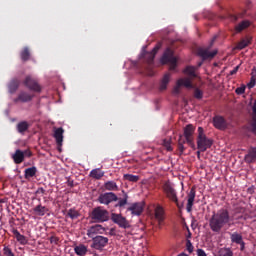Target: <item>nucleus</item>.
Returning a JSON list of instances; mask_svg holds the SVG:
<instances>
[{
    "instance_id": "f257e3e1",
    "label": "nucleus",
    "mask_w": 256,
    "mask_h": 256,
    "mask_svg": "<svg viewBox=\"0 0 256 256\" xmlns=\"http://www.w3.org/2000/svg\"><path fill=\"white\" fill-rule=\"evenodd\" d=\"M230 221L231 217L229 216V211H227L226 209H221L212 215L209 222L210 229L214 233H219L222 227H225V225H229Z\"/></svg>"
},
{
    "instance_id": "f03ea898",
    "label": "nucleus",
    "mask_w": 256,
    "mask_h": 256,
    "mask_svg": "<svg viewBox=\"0 0 256 256\" xmlns=\"http://www.w3.org/2000/svg\"><path fill=\"white\" fill-rule=\"evenodd\" d=\"M184 73L185 75H188V77L177 80L176 85L173 88L174 95H179L181 87H186V89L193 88V82L191 79H193V77H197L196 68L193 66H188L184 69Z\"/></svg>"
},
{
    "instance_id": "7ed1b4c3",
    "label": "nucleus",
    "mask_w": 256,
    "mask_h": 256,
    "mask_svg": "<svg viewBox=\"0 0 256 256\" xmlns=\"http://www.w3.org/2000/svg\"><path fill=\"white\" fill-rule=\"evenodd\" d=\"M213 145V140L208 138L205 135V130H203V127L198 128V136H197V147L199 151H207V149H211Z\"/></svg>"
},
{
    "instance_id": "20e7f679",
    "label": "nucleus",
    "mask_w": 256,
    "mask_h": 256,
    "mask_svg": "<svg viewBox=\"0 0 256 256\" xmlns=\"http://www.w3.org/2000/svg\"><path fill=\"white\" fill-rule=\"evenodd\" d=\"M161 63L165 65L166 63H169L170 70L173 71L175 67H177V57L173 54V50L167 49L164 52V55L161 58Z\"/></svg>"
},
{
    "instance_id": "39448f33",
    "label": "nucleus",
    "mask_w": 256,
    "mask_h": 256,
    "mask_svg": "<svg viewBox=\"0 0 256 256\" xmlns=\"http://www.w3.org/2000/svg\"><path fill=\"white\" fill-rule=\"evenodd\" d=\"M92 219L98 223H103L109 220V212L102 207H97L92 211Z\"/></svg>"
},
{
    "instance_id": "423d86ee",
    "label": "nucleus",
    "mask_w": 256,
    "mask_h": 256,
    "mask_svg": "<svg viewBox=\"0 0 256 256\" xmlns=\"http://www.w3.org/2000/svg\"><path fill=\"white\" fill-rule=\"evenodd\" d=\"M194 133H195V127L192 124H188L184 128V137L186 139V142L190 147H192V149H195V142H194L195 138L193 137Z\"/></svg>"
},
{
    "instance_id": "0eeeda50",
    "label": "nucleus",
    "mask_w": 256,
    "mask_h": 256,
    "mask_svg": "<svg viewBox=\"0 0 256 256\" xmlns=\"http://www.w3.org/2000/svg\"><path fill=\"white\" fill-rule=\"evenodd\" d=\"M163 191L170 201H173L174 203L178 202L177 192H175V188H173V184H171V182H166L163 185Z\"/></svg>"
},
{
    "instance_id": "6e6552de",
    "label": "nucleus",
    "mask_w": 256,
    "mask_h": 256,
    "mask_svg": "<svg viewBox=\"0 0 256 256\" xmlns=\"http://www.w3.org/2000/svg\"><path fill=\"white\" fill-rule=\"evenodd\" d=\"M117 195L112 192H107L104 194H101L98 198L99 203H102V205H109V203H113V201H117Z\"/></svg>"
},
{
    "instance_id": "1a4fd4ad",
    "label": "nucleus",
    "mask_w": 256,
    "mask_h": 256,
    "mask_svg": "<svg viewBox=\"0 0 256 256\" xmlns=\"http://www.w3.org/2000/svg\"><path fill=\"white\" fill-rule=\"evenodd\" d=\"M103 233H105V228L101 225H94L87 230V235L91 239H95V235H103Z\"/></svg>"
},
{
    "instance_id": "9d476101",
    "label": "nucleus",
    "mask_w": 256,
    "mask_h": 256,
    "mask_svg": "<svg viewBox=\"0 0 256 256\" xmlns=\"http://www.w3.org/2000/svg\"><path fill=\"white\" fill-rule=\"evenodd\" d=\"M111 219L114 223H117L119 227H123L124 229H127V227H129V222L121 214L113 213Z\"/></svg>"
},
{
    "instance_id": "9b49d317",
    "label": "nucleus",
    "mask_w": 256,
    "mask_h": 256,
    "mask_svg": "<svg viewBox=\"0 0 256 256\" xmlns=\"http://www.w3.org/2000/svg\"><path fill=\"white\" fill-rule=\"evenodd\" d=\"M109 243V239L103 236H96L93 238L94 249H103Z\"/></svg>"
},
{
    "instance_id": "f8f14e48",
    "label": "nucleus",
    "mask_w": 256,
    "mask_h": 256,
    "mask_svg": "<svg viewBox=\"0 0 256 256\" xmlns=\"http://www.w3.org/2000/svg\"><path fill=\"white\" fill-rule=\"evenodd\" d=\"M198 55L203 59H213V57L217 55V50L209 51L207 48H200L198 50Z\"/></svg>"
},
{
    "instance_id": "ddd939ff",
    "label": "nucleus",
    "mask_w": 256,
    "mask_h": 256,
    "mask_svg": "<svg viewBox=\"0 0 256 256\" xmlns=\"http://www.w3.org/2000/svg\"><path fill=\"white\" fill-rule=\"evenodd\" d=\"M25 85L31 89V91H41V86L31 77H27L25 80Z\"/></svg>"
},
{
    "instance_id": "4468645a",
    "label": "nucleus",
    "mask_w": 256,
    "mask_h": 256,
    "mask_svg": "<svg viewBox=\"0 0 256 256\" xmlns=\"http://www.w3.org/2000/svg\"><path fill=\"white\" fill-rule=\"evenodd\" d=\"M33 215L36 217H43L46 213H49V208L43 206V205H38L33 208Z\"/></svg>"
},
{
    "instance_id": "2eb2a0df",
    "label": "nucleus",
    "mask_w": 256,
    "mask_h": 256,
    "mask_svg": "<svg viewBox=\"0 0 256 256\" xmlns=\"http://www.w3.org/2000/svg\"><path fill=\"white\" fill-rule=\"evenodd\" d=\"M213 123L216 129H225V127H227V122L225 121V118L221 116L214 117Z\"/></svg>"
},
{
    "instance_id": "dca6fc26",
    "label": "nucleus",
    "mask_w": 256,
    "mask_h": 256,
    "mask_svg": "<svg viewBox=\"0 0 256 256\" xmlns=\"http://www.w3.org/2000/svg\"><path fill=\"white\" fill-rule=\"evenodd\" d=\"M12 159L16 165L23 163V161H25V152L16 150V152L12 155Z\"/></svg>"
},
{
    "instance_id": "f3484780",
    "label": "nucleus",
    "mask_w": 256,
    "mask_h": 256,
    "mask_svg": "<svg viewBox=\"0 0 256 256\" xmlns=\"http://www.w3.org/2000/svg\"><path fill=\"white\" fill-rule=\"evenodd\" d=\"M195 202V189L192 188L190 192L188 193V202H187V212L191 213V210L193 209V203Z\"/></svg>"
},
{
    "instance_id": "a211bd4d",
    "label": "nucleus",
    "mask_w": 256,
    "mask_h": 256,
    "mask_svg": "<svg viewBox=\"0 0 256 256\" xmlns=\"http://www.w3.org/2000/svg\"><path fill=\"white\" fill-rule=\"evenodd\" d=\"M128 211H131L132 215H141L143 213V203H134L129 208Z\"/></svg>"
},
{
    "instance_id": "6ab92c4d",
    "label": "nucleus",
    "mask_w": 256,
    "mask_h": 256,
    "mask_svg": "<svg viewBox=\"0 0 256 256\" xmlns=\"http://www.w3.org/2000/svg\"><path fill=\"white\" fill-rule=\"evenodd\" d=\"M232 243H237V245H241V250L245 249V242H243V236L241 234L235 232L231 234Z\"/></svg>"
},
{
    "instance_id": "aec40b11",
    "label": "nucleus",
    "mask_w": 256,
    "mask_h": 256,
    "mask_svg": "<svg viewBox=\"0 0 256 256\" xmlns=\"http://www.w3.org/2000/svg\"><path fill=\"white\" fill-rule=\"evenodd\" d=\"M63 133H65L63 128H57L54 131V138L56 139V143L59 147L63 145Z\"/></svg>"
},
{
    "instance_id": "412c9836",
    "label": "nucleus",
    "mask_w": 256,
    "mask_h": 256,
    "mask_svg": "<svg viewBox=\"0 0 256 256\" xmlns=\"http://www.w3.org/2000/svg\"><path fill=\"white\" fill-rule=\"evenodd\" d=\"M164 215H165V211L163 210V207L157 206L155 208V219H157L159 225L163 223Z\"/></svg>"
},
{
    "instance_id": "4be33fe9",
    "label": "nucleus",
    "mask_w": 256,
    "mask_h": 256,
    "mask_svg": "<svg viewBox=\"0 0 256 256\" xmlns=\"http://www.w3.org/2000/svg\"><path fill=\"white\" fill-rule=\"evenodd\" d=\"M245 161L247 163H253L256 161V147L249 149L248 154L245 156Z\"/></svg>"
},
{
    "instance_id": "5701e85b",
    "label": "nucleus",
    "mask_w": 256,
    "mask_h": 256,
    "mask_svg": "<svg viewBox=\"0 0 256 256\" xmlns=\"http://www.w3.org/2000/svg\"><path fill=\"white\" fill-rule=\"evenodd\" d=\"M170 80L171 74H165L160 83V91H165V89H167V85H169Z\"/></svg>"
},
{
    "instance_id": "b1692460",
    "label": "nucleus",
    "mask_w": 256,
    "mask_h": 256,
    "mask_svg": "<svg viewBox=\"0 0 256 256\" xmlns=\"http://www.w3.org/2000/svg\"><path fill=\"white\" fill-rule=\"evenodd\" d=\"M105 175V172H103L101 169L99 168H96V169H93L91 172H90V177H92V179H101L103 176Z\"/></svg>"
},
{
    "instance_id": "393cba45",
    "label": "nucleus",
    "mask_w": 256,
    "mask_h": 256,
    "mask_svg": "<svg viewBox=\"0 0 256 256\" xmlns=\"http://www.w3.org/2000/svg\"><path fill=\"white\" fill-rule=\"evenodd\" d=\"M74 251L76 255L79 256L87 255V246L79 244L78 246H75Z\"/></svg>"
},
{
    "instance_id": "a878e982",
    "label": "nucleus",
    "mask_w": 256,
    "mask_h": 256,
    "mask_svg": "<svg viewBox=\"0 0 256 256\" xmlns=\"http://www.w3.org/2000/svg\"><path fill=\"white\" fill-rule=\"evenodd\" d=\"M104 187L107 191H119V187L117 186V183L114 181H108L104 184Z\"/></svg>"
},
{
    "instance_id": "bb28decb",
    "label": "nucleus",
    "mask_w": 256,
    "mask_h": 256,
    "mask_svg": "<svg viewBox=\"0 0 256 256\" xmlns=\"http://www.w3.org/2000/svg\"><path fill=\"white\" fill-rule=\"evenodd\" d=\"M37 174V168L31 167L25 170V179H31V177H35Z\"/></svg>"
},
{
    "instance_id": "cd10ccee",
    "label": "nucleus",
    "mask_w": 256,
    "mask_h": 256,
    "mask_svg": "<svg viewBox=\"0 0 256 256\" xmlns=\"http://www.w3.org/2000/svg\"><path fill=\"white\" fill-rule=\"evenodd\" d=\"M249 25H251V22H249L247 20L241 22L240 24H238L236 26V32L241 33V31H243L244 29H247V27H249Z\"/></svg>"
},
{
    "instance_id": "c85d7f7f",
    "label": "nucleus",
    "mask_w": 256,
    "mask_h": 256,
    "mask_svg": "<svg viewBox=\"0 0 256 256\" xmlns=\"http://www.w3.org/2000/svg\"><path fill=\"white\" fill-rule=\"evenodd\" d=\"M14 235H15V238L17 239V241L19 243H21V245H25V243H27V239H25V236L21 235V233H19V231L15 230Z\"/></svg>"
},
{
    "instance_id": "c756f323",
    "label": "nucleus",
    "mask_w": 256,
    "mask_h": 256,
    "mask_svg": "<svg viewBox=\"0 0 256 256\" xmlns=\"http://www.w3.org/2000/svg\"><path fill=\"white\" fill-rule=\"evenodd\" d=\"M250 43H251V38L246 37L245 39H243L241 42L238 43L237 49H245V47H247V45H249Z\"/></svg>"
},
{
    "instance_id": "7c9ffc66",
    "label": "nucleus",
    "mask_w": 256,
    "mask_h": 256,
    "mask_svg": "<svg viewBox=\"0 0 256 256\" xmlns=\"http://www.w3.org/2000/svg\"><path fill=\"white\" fill-rule=\"evenodd\" d=\"M125 181H130L131 183H137L139 181V176L132 174H124Z\"/></svg>"
},
{
    "instance_id": "2f4dec72",
    "label": "nucleus",
    "mask_w": 256,
    "mask_h": 256,
    "mask_svg": "<svg viewBox=\"0 0 256 256\" xmlns=\"http://www.w3.org/2000/svg\"><path fill=\"white\" fill-rule=\"evenodd\" d=\"M252 111H253L252 129L256 133V101L254 102Z\"/></svg>"
},
{
    "instance_id": "473e14b6",
    "label": "nucleus",
    "mask_w": 256,
    "mask_h": 256,
    "mask_svg": "<svg viewBox=\"0 0 256 256\" xmlns=\"http://www.w3.org/2000/svg\"><path fill=\"white\" fill-rule=\"evenodd\" d=\"M17 127L19 133H25V130L29 129V125L27 124V122H20Z\"/></svg>"
},
{
    "instance_id": "72a5a7b5",
    "label": "nucleus",
    "mask_w": 256,
    "mask_h": 256,
    "mask_svg": "<svg viewBox=\"0 0 256 256\" xmlns=\"http://www.w3.org/2000/svg\"><path fill=\"white\" fill-rule=\"evenodd\" d=\"M32 97H33V96L30 95V94L22 93V94H20V96H19V100H20V101H23V102H27V101H31Z\"/></svg>"
},
{
    "instance_id": "f704fd0d",
    "label": "nucleus",
    "mask_w": 256,
    "mask_h": 256,
    "mask_svg": "<svg viewBox=\"0 0 256 256\" xmlns=\"http://www.w3.org/2000/svg\"><path fill=\"white\" fill-rule=\"evenodd\" d=\"M68 217H70V219H77V217H79V212L75 209H70L68 210Z\"/></svg>"
},
{
    "instance_id": "c9c22d12",
    "label": "nucleus",
    "mask_w": 256,
    "mask_h": 256,
    "mask_svg": "<svg viewBox=\"0 0 256 256\" xmlns=\"http://www.w3.org/2000/svg\"><path fill=\"white\" fill-rule=\"evenodd\" d=\"M30 57L29 54V49L25 48L22 52H21V59L22 61H27Z\"/></svg>"
},
{
    "instance_id": "e433bc0d",
    "label": "nucleus",
    "mask_w": 256,
    "mask_h": 256,
    "mask_svg": "<svg viewBox=\"0 0 256 256\" xmlns=\"http://www.w3.org/2000/svg\"><path fill=\"white\" fill-rule=\"evenodd\" d=\"M233 253L229 249H221L219 252V256H232Z\"/></svg>"
},
{
    "instance_id": "4c0bfd02",
    "label": "nucleus",
    "mask_w": 256,
    "mask_h": 256,
    "mask_svg": "<svg viewBox=\"0 0 256 256\" xmlns=\"http://www.w3.org/2000/svg\"><path fill=\"white\" fill-rule=\"evenodd\" d=\"M194 97L196 99H202L203 98V91H201L199 88H196L194 90Z\"/></svg>"
},
{
    "instance_id": "58836bf2",
    "label": "nucleus",
    "mask_w": 256,
    "mask_h": 256,
    "mask_svg": "<svg viewBox=\"0 0 256 256\" xmlns=\"http://www.w3.org/2000/svg\"><path fill=\"white\" fill-rule=\"evenodd\" d=\"M3 255H4V256H15V254L13 253V251L11 250V248H9V247H4V249H3Z\"/></svg>"
},
{
    "instance_id": "ea45409f",
    "label": "nucleus",
    "mask_w": 256,
    "mask_h": 256,
    "mask_svg": "<svg viewBox=\"0 0 256 256\" xmlns=\"http://www.w3.org/2000/svg\"><path fill=\"white\" fill-rule=\"evenodd\" d=\"M245 89H246V86L242 85V86L236 88L235 93L237 95H243V93H245Z\"/></svg>"
},
{
    "instance_id": "a19ab883",
    "label": "nucleus",
    "mask_w": 256,
    "mask_h": 256,
    "mask_svg": "<svg viewBox=\"0 0 256 256\" xmlns=\"http://www.w3.org/2000/svg\"><path fill=\"white\" fill-rule=\"evenodd\" d=\"M163 145L167 149V151H173V147H171V141L170 140H164Z\"/></svg>"
},
{
    "instance_id": "79ce46f5",
    "label": "nucleus",
    "mask_w": 256,
    "mask_h": 256,
    "mask_svg": "<svg viewBox=\"0 0 256 256\" xmlns=\"http://www.w3.org/2000/svg\"><path fill=\"white\" fill-rule=\"evenodd\" d=\"M255 85H256V80H255V78L252 77L250 82L247 84V87H248V89H253V87H255Z\"/></svg>"
},
{
    "instance_id": "37998d69",
    "label": "nucleus",
    "mask_w": 256,
    "mask_h": 256,
    "mask_svg": "<svg viewBox=\"0 0 256 256\" xmlns=\"http://www.w3.org/2000/svg\"><path fill=\"white\" fill-rule=\"evenodd\" d=\"M124 205H127V198L119 200L117 204L118 207H124Z\"/></svg>"
},
{
    "instance_id": "c03bdc74",
    "label": "nucleus",
    "mask_w": 256,
    "mask_h": 256,
    "mask_svg": "<svg viewBox=\"0 0 256 256\" xmlns=\"http://www.w3.org/2000/svg\"><path fill=\"white\" fill-rule=\"evenodd\" d=\"M186 247H187V251H189V253H193V244H191V241L187 242Z\"/></svg>"
},
{
    "instance_id": "a18cd8bd",
    "label": "nucleus",
    "mask_w": 256,
    "mask_h": 256,
    "mask_svg": "<svg viewBox=\"0 0 256 256\" xmlns=\"http://www.w3.org/2000/svg\"><path fill=\"white\" fill-rule=\"evenodd\" d=\"M197 255L198 256H207V254L205 253V251L203 249H198L197 250Z\"/></svg>"
},
{
    "instance_id": "49530a36",
    "label": "nucleus",
    "mask_w": 256,
    "mask_h": 256,
    "mask_svg": "<svg viewBox=\"0 0 256 256\" xmlns=\"http://www.w3.org/2000/svg\"><path fill=\"white\" fill-rule=\"evenodd\" d=\"M159 51V46L154 47L152 50V59L155 57V54Z\"/></svg>"
},
{
    "instance_id": "de8ad7c7",
    "label": "nucleus",
    "mask_w": 256,
    "mask_h": 256,
    "mask_svg": "<svg viewBox=\"0 0 256 256\" xmlns=\"http://www.w3.org/2000/svg\"><path fill=\"white\" fill-rule=\"evenodd\" d=\"M179 150L181 151V153H183V151H185V146H183V143L179 142Z\"/></svg>"
},
{
    "instance_id": "09e8293b",
    "label": "nucleus",
    "mask_w": 256,
    "mask_h": 256,
    "mask_svg": "<svg viewBox=\"0 0 256 256\" xmlns=\"http://www.w3.org/2000/svg\"><path fill=\"white\" fill-rule=\"evenodd\" d=\"M237 71H239V66H236V67L230 72V74L235 75V73H237Z\"/></svg>"
},
{
    "instance_id": "8fccbe9b",
    "label": "nucleus",
    "mask_w": 256,
    "mask_h": 256,
    "mask_svg": "<svg viewBox=\"0 0 256 256\" xmlns=\"http://www.w3.org/2000/svg\"><path fill=\"white\" fill-rule=\"evenodd\" d=\"M31 151H29V150H26V151H24V157H31Z\"/></svg>"
},
{
    "instance_id": "3c124183",
    "label": "nucleus",
    "mask_w": 256,
    "mask_h": 256,
    "mask_svg": "<svg viewBox=\"0 0 256 256\" xmlns=\"http://www.w3.org/2000/svg\"><path fill=\"white\" fill-rule=\"evenodd\" d=\"M197 157H201V150L197 151Z\"/></svg>"
},
{
    "instance_id": "603ef678",
    "label": "nucleus",
    "mask_w": 256,
    "mask_h": 256,
    "mask_svg": "<svg viewBox=\"0 0 256 256\" xmlns=\"http://www.w3.org/2000/svg\"><path fill=\"white\" fill-rule=\"evenodd\" d=\"M234 21H237V17L236 16H234Z\"/></svg>"
}]
</instances>
